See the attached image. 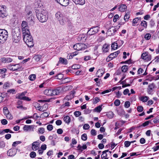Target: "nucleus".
Here are the masks:
<instances>
[{
	"label": "nucleus",
	"instance_id": "f257e3e1",
	"mask_svg": "<svg viewBox=\"0 0 159 159\" xmlns=\"http://www.w3.org/2000/svg\"><path fill=\"white\" fill-rule=\"evenodd\" d=\"M23 35L24 40L27 45L30 48L33 47L34 46L33 39L30 32L23 33Z\"/></svg>",
	"mask_w": 159,
	"mask_h": 159
},
{
	"label": "nucleus",
	"instance_id": "f03ea898",
	"mask_svg": "<svg viewBox=\"0 0 159 159\" xmlns=\"http://www.w3.org/2000/svg\"><path fill=\"white\" fill-rule=\"evenodd\" d=\"M37 17L39 20L42 23L46 22L48 18L47 11L43 10L39 11L37 14Z\"/></svg>",
	"mask_w": 159,
	"mask_h": 159
},
{
	"label": "nucleus",
	"instance_id": "7ed1b4c3",
	"mask_svg": "<svg viewBox=\"0 0 159 159\" xmlns=\"http://www.w3.org/2000/svg\"><path fill=\"white\" fill-rule=\"evenodd\" d=\"M8 33L5 29H0V44L4 43L8 37Z\"/></svg>",
	"mask_w": 159,
	"mask_h": 159
},
{
	"label": "nucleus",
	"instance_id": "20e7f679",
	"mask_svg": "<svg viewBox=\"0 0 159 159\" xmlns=\"http://www.w3.org/2000/svg\"><path fill=\"white\" fill-rule=\"evenodd\" d=\"M20 39V31L14 32L12 33V40L13 43H18Z\"/></svg>",
	"mask_w": 159,
	"mask_h": 159
},
{
	"label": "nucleus",
	"instance_id": "39448f33",
	"mask_svg": "<svg viewBox=\"0 0 159 159\" xmlns=\"http://www.w3.org/2000/svg\"><path fill=\"white\" fill-rule=\"evenodd\" d=\"M73 47L78 51L84 50L87 48V46L84 43H77L74 45Z\"/></svg>",
	"mask_w": 159,
	"mask_h": 159
},
{
	"label": "nucleus",
	"instance_id": "423d86ee",
	"mask_svg": "<svg viewBox=\"0 0 159 159\" xmlns=\"http://www.w3.org/2000/svg\"><path fill=\"white\" fill-rule=\"evenodd\" d=\"M99 29L98 26L94 27L91 28L87 32V35H94L98 32Z\"/></svg>",
	"mask_w": 159,
	"mask_h": 159
},
{
	"label": "nucleus",
	"instance_id": "0eeeda50",
	"mask_svg": "<svg viewBox=\"0 0 159 159\" xmlns=\"http://www.w3.org/2000/svg\"><path fill=\"white\" fill-rule=\"evenodd\" d=\"M21 28L23 33L30 32L29 27L28 26L27 22L25 21H23L21 24Z\"/></svg>",
	"mask_w": 159,
	"mask_h": 159
},
{
	"label": "nucleus",
	"instance_id": "6e6552de",
	"mask_svg": "<svg viewBox=\"0 0 159 159\" xmlns=\"http://www.w3.org/2000/svg\"><path fill=\"white\" fill-rule=\"evenodd\" d=\"M7 68L10 70L15 71L18 70H22L23 68L20 66L19 64H15L14 65H9L7 66Z\"/></svg>",
	"mask_w": 159,
	"mask_h": 159
},
{
	"label": "nucleus",
	"instance_id": "1a4fd4ad",
	"mask_svg": "<svg viewBox=\"0 0 159 159\" xmlns=\"http://www.w3.org/2000/svg\"><path fill=\"white\" fill-rule=\"evenodd\" d=\"M7 16L6 8L4 5L0 6V17L3 18Z\"/></svg>",
	"mask_w": 159,
	"mask_h": 159
},
{
	"label": "nucleus",
	"instance_id": "9d476101",
	"mask_svg": "<svg viewBox=\"0 0 159 159\" xmlns=\"http://www.w3.org/2000/svg\"><path fill=\"white\" fill-rule=\"evenodd\" d=\"M116 28L115 26H111L107 30V34L108 36L114 35L116 31Z\"/></svg>",
	"mask_w": 159,
	"mask_h": 159
},
{
	"label": "nucleus",
	"instance_id": "9b49d317",
	"mask_svg": "<svg viewBox=\"0 0 159 159\" xmlns=\"http://www.w3.org/2000/svg\"><path fill=\"white\" fill-rule=\"evenodd\" d=\"M27 93L26 92H22L20 94H19L18 95V98L23 100L30 101V99L28 97L25 96V94Z\"/></svg>",
	"mask_w": 159,
	"mask_h": 159
},
{
	"label": "nucleus",
	"instance_id": "f8f14e48",
	"mask_svg": "<svg viewBox=\"0 0 159 159\" xmlns=\"http://www.w3.org/2000/svg\"><path fill=\"white\" fill-rule=\"evenodd\" d=\"M155 85L154 83H152L148 85V88L147 89V92L148 94H152L153 93V89L155 88Z\"/></svg>",
	"mask_w": 159,
	"mask_h": 159
},
{
	"label": "nucleus",
	"instance_id": "ddd939ff",
	"mask_svg": "<svg viewBox=\"0 0 159 159\" xmlns=\"http://www.w3.org/2000/svg\"><path fill=\"white\" fill-rule=\"evenodd\" d=\"M40 143L38 141H35L32 144V148L33 150L35 151L39 149Z\"/></svg>",
	"mask_w": 159,
	"mask_h": 159
},
{
	"label": "nucleus",
	"instance_id": "4468645a",
	"mask_svg": "<svg viewBox=\"0 0 159 159\" xmlns=\"http://www.w3.org/2000/svg\"><path fill=\"white\" fill-rule=\"evenodd\" d=\"M57 2L63 6H66L68 5L69 1V0H58Z\"/></svg>",
	"mask_w": 159,
	"mask_h": 159
},
{
	"label": "nucleus",
	"instance_id": "2eb2a0df",
	"mask_svg": "<svg viewBox=\"0 0 159 159\" xmlns=\"http://www.w3.org/2000/svg\"><path fill=\"white\" fill-rule=\"evenodd\" d=\"M141 58L147 61H150L151 60L150 56L148 55L146 52L143 53L142 54Z\"/></svg>",
	"mask_w": 159,
	"mask_h": 159
},
{
	"label": "nucleus",
	"instance_id": "dca6fc26",
	"mask_svg": "<svg viewBox=\"0 0 159 159\" xmlns=\"http://www.w3.org/2000/svg\"><path fill=\"white\" fill-rule=\"evenodd\" d=\"M1 61L4 63H8L11 62L13 59L10 57H4L2 58L1 59Z\"/></svg>",
	"mask_w": 159,
	"mask_h": 159
},
{
	"label": "nucleus",
	"instance_id": "f3484780",
	"mask_svg": "<svg viewBox=\"0 0 159 159\" xmlns=\"http://www.w3.org/2000/svg\"><path fill=\"white\" fill-rule=\"evenodd\" d=\"M61 90L60 88H58L57 89H52V96L58 94L61 92Z\"/></svg>",
	"mask_w": 159,
	"mask_h": 159
},
{
	"label": "nucleus",
	"instance_id": "a211bd4d",
	"mask_svg": "<svg viewBox=\"0 0 159 159\" xmlns=\"http://www.w3.org/2000/svg\"><path fill=\"white\" fill-rule=\"evenodd\" d=\"M7 155L10 156H13L16 153V150L15 149H10L7 152Z\"/></svg>",
	"mask_w": 159,
	"mask_h": 159
},
{
	"label": "nucleus",
	"instance_id": "6ab92c4d",
	"mask_svg": "<svg viewBox=\"0 0 159 159\" xmlns=\"http://www.w3.org/2000/svg\"><path fill=\"white\" fill-rule=\"evenodd\" d=\"M77 150L80 152L83 151V150L86 149L87 148L86 144H83L82 146L80 144H79L77 147Z\"/></svg>",
	"mask_w": 159,
	"mask_h": 159
},
{
	"label": "nucleus",
	"instance_id": "aec40b11",
	"mask_svg": "<svg viewBox=\"0 0 159 159\" xmlns=\"http://www.w3.org/2000/svg\"><path fill=\"white\" fill-rule=\"evenodd\" d=\"M120 52L119 50H118L115 52H113V53L110 54L109 56L108 57L111 58V59H112L115 58L116 57L118 54L120 53Z\"/></svg>",
	"mask_w": 159,
	"mask_h": 159
},
{
	"label": "nucleus",
	"instance_id": "412c9836",
	"mask_svg": "<svg viewBox=\"0 0 159 159\" xmlns=\"http://www.w3.org/2000/svg\"><path fill=\"white\" fill-rule=\"evenodd\" d=\"M22 102L21 101H18L17 104V108L19 109H22V110H25L26 108L23 107L22 105Z\"/></svg>",
	"mask_w": 159,
	"mask_h": 159
},
{
	"label": "nucleus",
	"instance_id": "4be33fe9",
	"mask_svg": "<svg viewBox=\"0 0 159 159\" xmlns=\"http://www.w3.org/2000/svg\"><path fill=\"white\" fill-rule=\"evenodd\" d=\"M76 4H79L81 5L84 4L85 3L84 0H72Z\"/></svg>",
	"mask_w": 159,
	"mask_h": 159
},
{
	"label": "nucleus",
	"instance_id": "5701e85b",
	"mask_svg": "<svg viewBox=\"0 0 159 159\" xmlns=\"http://www.w3.org/2000/svg\"><path fill=\"white\" fill-rule=\"evenodd\" d=\"M96 58L97 57H92L91 56H86L84 57V60L85 61H86L89 60H90L91 59L94 60L96 59Z\"/></svg>",
	"mask_w": 159,
	"mask_h": 159
},
{
	"label": "nucleus",
	"instance_id": "b1692460",
	"mask_svg": "<svg viewBox=\"0 0 159 159\" xmlns=\"http://www.w3.org/2000/svg\"><path fill=\"white\" fill-rule=\"evenodd\" d=\"M104 73V71L102 69H99L97 71L96 75L98 77H100L103 75Z\"/></svg>",
	"mask_w": 159,
	"mask_h": 159
},
{
	"label": "nucleus",
	"instance_id": "393cba45",
	"mask_svg": "<svg viewBox=\"0 0 159 159\" xmlns=\"http://www.w3.org/2000/svg\"><path fill=\"white\" fill-rule=\"evenodd\" d=\"M126 8L127 6L126 5L122 4L120 6V7L119 8V10L120 11L124 12L125 11Z\"/></svg>",
	"mask_w": 159,
	"mask_h": 159
},
{
	"label": "nucleus",
	"instance_id": "a878e982",
	"mask_svg": "<svg viewBox=\"0 0 159 159\" xmlns=\"http://www.w3.org/2000/svg\"><path fill=\"white\" fill-rule=\"evenodd\" d=\"M44 93L45 95L48 96H52V89H46L44 91Z\"/></svg>",
	"mask_w": 159,
	"mask_h": 159
},
{
	"label": "nucleus",
	"instance_id": "bb28decb",
	"mask_svg": "<svg viewBox=\"0 0 159 159\" xmlns=\"http://www.w3.org/2000/svg\"><path fill=\"white\" fill-rule=\"evenodd\" d=\"M32 128V125H25L23 127V129L25 131H30Z\"/></svg>",
	"mask_w": 159,
	"mask_h": 159
},
{
	"label": "nucleus",
	"instance_id": "cd10ccee",
	"mask_svg": "<svg viewBox=\"0 0 159 159\" xmlns=\"http://www.w3.org/2000/svg\"><path fill=\"white\" fill-rule=\"evenodd\" d=\"M141 20V17H136L133 20V25L135 26V24L137 23Z\"/></svg>",
	"mask_w": 159,
	"mask_h": 159
},
{
	"label": "nucleus",
	"instance_id": "c85d7f7f",
	"mask_svg": "<svg viewBox=\"0 0 159 159\" xmlns=\"http://www.w3.org/2000/svg\"><path fill=\"white\" fill-rule=\"evenodd\" d=\"M61 20H59V23L60 24L62 25H64L65 24H66V20H65V19H66V16H63L62 17Z\"/></svg>",
	"mask_w": 159,
	"mask_h": 159
},
{
	"label": "nucleus",
	"instance_id": "c756f323",
	"mask_svg": "<svg viewBox=\"0 0 159 159\" xmlns=\"http://www.w3.org/2000/svg\"><path fill=\"white\" fill-rule=\"evenodd\" d=\"M62 15L61 14V12L60 11L57 12L55 14V16L56 19L59 20H60L61 17H62Z\"/></svg>",
	"mask_w": 159,
	"mask_h": 159
},
{
	"label": "nucleus",
	"instance_id": "7c9ffc66",
	"mask_svg": "<svg viewBox=\"0 0 159 159\" xmlns=\"http://www.w3.org/2000/svg\"><path fill=\"white\" fill-rule=\"evenodd\" d=\"M63 120L66 123L69 124L70 121V118L68 116H64L63 118Z\"/></svg>",
	"mask_w": 159,
	"mask_h": 159
},
{
	"label": "nucleus",
	"instance_id": "2f4dec72",
	"mask_svg": "<svg viewBox=\"0 0 159 159\" xmlns=\"http://www.w3.org/2000/svg\"><path fill=\"white\" fill-rule=\"evenodd\" d=\"M58 63H61L64 64H66L67 63V60L61 57L59 58Z\"/></svg>",
	"mask_w": 159,
	"mask_h": 159
},
{
	"label": "nucleus",
	"instance_id": "473e14b6",
	"mask_svg": "<svg viewBox=\"0 0 159 159\" xmlns=\"http://www.w3.org/2000/svg\"><path fill=\"white\" fill-rule=\"evenodd\" d=\"M48 108V105L47 104L44 105L43 107L39 106V110L40 111H44L45 110H46Z\"/></svg>",
	"mask_w": 159,
	"mask_h": 159
},
{
	"label": "nucleus",
	"instance_id": "72a5a7b5",
	"mask_svg": "<svg viewBox=\"0 0 159 159\" xmlns=\"http://www.w3.org/2000/svg\"><path fill=\"white\" fill-rule=\"evenodd\" d=\"M118 43L114 42L111 44V48L114 50L118 48Z\"/></svg>",
	"mask_w": 159,
	"mask_h": 159
},
{
	"label": "nucleus",
	"instance_id": "f704fd0d",
	"mask_svg": "<svg viewBox=\"0 0 159 159\" xmlns=\"http://www.w3.org/2000/svg\"><path fill=\"white\" fill-rule=\"evenodd\" d=\"M109 48V46L107 44H105L103 47V51L105 52H107Z\"/></svg>",
	"mask_w": 159,
	"mask_h": 159
},
{
	"label": "nucleus",
	"instance_id": "c9c22d12",
	"mask_svg": "<svg viewBox=\"0 0 159 159\" xmlns=\"http://www.w3.org/2000/svg\"><path fill=\"white\" fill-rule=\"evenodd\" d=\"M141 25L143 26L144 28H146L147 26V22L144 20H143L141 23Z\"/></svg>",
	"mask_w": 159,
	"mask_h": 159
},
{
	"label": "nucleus",
	"instance_id": "e433bc0d",
	"mask_svg": "<svg viewBox=\"0 0 159 159\" xmlns=\"http://www.w3.org/2000/svg\"><path fill=\"white\" fill-rule=\"evenodd\" d=\"M129 12H127L125 15L124 17V19L125 21H127L129 19Z\"/></svg>",
	"mask_w": 159,
	"mask_h": 159
},
{
	"label": "nucleus",
	"instance_id": "4c0bfd02",
	"mask_svg": "<svg viewBox=\"0 0 159 159\" xmlns=\"http://www.w3.org/2000/svg\"><path fill=\"white\" fill-rule=\"evenodd\" d=\"M128 70V66L126 65L123 66L121 67L122 71L124 72H126Z\"/></svg>",
	"mask_w": 159,
	"mask_h": 159
},
{
	"label": "nucleus",
	"instance_id": "58836bf2",
	"mask_svg": "<svg viewBox=\"0 0 159 159\" xmlns=\"http://www.w3.org/2000/svg\"><path fill=\"white\" fill-rule=\"evenodd\" d=\"M102 110V106L99 105L94 109L95 111L100 112Z\"/></svg>",
	"mask_w": 159,
	"mask_h": 159
},
{
	"label": "nucleus",
	"instance_id": "ea45409f",
	"mask_svg": "<svg viewBox=\"0 0 159 159\" xmlns=\"http://www.w3.org/2000/svg\"><path fill=\"white\" fill-rule=\"evenodd\" d=\"M3 112L4 114L6 116L9 113L7 108V107H5L3 108Z\"/></svg>",
	"mask_w": 159,
	"mask_h": 159
},
{
	"label": "nucleus",
	"instance_id": "a19ab883",
	"mask_svg": "<svg viewBox=\"0 0 159 159\" xmlns=\"http://www.w3.org/2000/svg\"><path fill=\"white\" fill-rule=\"evenodd\" d=\"M114 114L112 111L108 112L107 114V116L109 118L111 119L113 117Z\"/></svg>",
	"mask_w": 159,
	"mask_h": 159
},
{
	"label": "nucleus",
	"instance_id": "79ce46f5",
	"mask_svg": "<svg viewBox=\"0 0 159 159\" xmlns=\"http://www.w3.org/2000/svg\"><path fill=\"white\" fill-rule=\"evenodd\" d=\"M49 113L48 112H44L42 114L40 117V118L43 117H46L49 116Z\"/></svg>",
	"mask_w": 159,
	"mask_h": 159
},
{
	"label": "nucleus",
	"instance_id": "37998d69",
	"mask_svg": "<svg viewBox=\"0 0 159 159\" xmlns=\"http://www.w3.org/2000/svg\"><path fill=\"white\" fill-rule=\"evenodd\" d=\"M108 151V150H106L103 151L102 152V154L101 155V158H103L104 157H106L107 156V154L106 152Z\"/></svg>",
	"mask_w": 159,
	"mask_h": 159
},
{
	"label": "nucleus",
	"instance_id": "c03bdc74",
	"mask_svg": "<svg viewBox=\"0 0 159 159\" xmlns=\"http://www.w3.org/2000/svg\"><path fill=\"white\" fill-rule=\"evenodd\" d=\"M148 97L147 96L142 97L141 98V100L143 102H146L149 99Z\"/></svg>",
	"mask_w": 159,
	"mask_h": 159
},
{
	"label": "nucleus",
	"instance_id": "a18cd8bd",
	"mask_svg": "<svg viewBox=\"0 0 159 159\" xmlns=\"http://www.w3.org/2000/svg\"><path fill=\"white\" fill-rule=\"evenodd\" d=\"M36 78V75L34 74H32L29 76V79L31 81L34 80Z\"/></svg>",
	"mask_w": 159,
	"mask_h": 159
},
{
	"label": "nucleus",
	"instance_id": "49530a36",
	"mask_svg": "<svg viewBox=\"0 0 159 159\" xmlns=\"http://www.w3.org/2000/svg\"><path fill=\"white\" fill-rule=\"evenodd\" d=\"M45 131V129L43 128H40L38 129V133L40 134H43Z\"/></svg>",
	"mask_w": 159,
	"mask_h": 159
},
{
	"label": "nucleus",
	"instance_id": "de8ad7c7",
	"mask_svg": "<svg viewBox=\"0 0 159 159\" xmlns=\"http://www.w3.org/2000/svg\"><path fill=\"white\" fill-rule=\"evenodd\" d=\"M6 94L0 93V103L2 102L4 99V98L5 97Z\"/></svg>",
	"mask_w": 159,
	"mask_h": 159
},
{
	"label": "nucleus",
	"instance_id": "09e8293b",
	"mask_svg": "<svg viewBox=\"0 0 159 159\" xmlns=\"http://www.w3.org/2000/svg\"><path fill=\"white\" fill-rule=\"evenodd\" d=\"M151 37V35L149 33L146 34L144 36L145 39L147 40H149Z\"/></svg>",
	"mask_w": 159,
	"mask_h": 159
},
{
	"label": "nucleus",
	"instance_id": "8fccbe9b",
	"mask_svg": "<svg viewBox=\"0 0 159 159\" xmlns=\"http://www.w3.org/2000/svg\"><path fill=\"white\" fill-rule=\"evenodd\" d=\"M41 58V56L40 55H37L34 57V58L35 60L37 61H39Z\"/></svg>",
	"mask_w": 159,
	"mask_h": 159
},
{
	"label": "nucleus",
	"instance_id": "3c124183",
	"mask_svg": "<svg viewBox=\"0 0 159 159\" xmlns=\"http://www.w3.org/2000/svg\"><path fill=\"white\" fill-rule=\"evenodd\" d=\"M72 88V87L70 85L67 86L63 88V90L65 91H67L71 89Z\"/></svg>",
	"mask_w": 159,
	"mask_h": 159
},
{
	"label": "nucleus",
	"instance_id": "603ef678",
	"mask_svg": "<svg viewBox=\"0 0 159 159\" xmlns=\"http://www.w3.org/2000/svg\"><path fill=\"white\" fill-rule=\"evenodd\" d=\"M81 139L83 141H85L87 139V136L86 134H84L81 135Z\"/></svg>",
	"mask_w": 159,
	"mask_h": 159
},
{
	"label": "nucleus",
	"instance_id": "864d4df0",
	"mask_svg": "<svg viewBox=\"0 0 159 159\" xmlns=\"http://www.w3.org/2000/svg\"><path fill=\"white\" fill-rule=\"evenodd\" d=\"M120 104V101L118 99L116 100L114 102V104L115 106H118Z\"/></svg>",
	"mask_w": 159,
	"mask_h": 159
},
{
	"label": "nucleus",
	"instance_id": "5fc2aeb1",
	"mask_svg": "<svg viewBox=\"0 0 159 159\" xmlns=\"http://www.w3.org/2000/svg\"><path fill=\"white\" fill-rule=\"evenodd\" d=\"M20 143H21V142L20 141H16L13 143L12 146L13 147H15L17 145Z\"/></svg>",
	"mask_w": 159,
	"mask_h": 159
},
{
	"label": "nucleus",
	"instance_id": "6e6d98bb",
	"mask_svg": "<svg viewBox=\"0 0 159 159\" xmlns=\"http://www.w3.org/2000/svg\"><path fill=\"white\" fill-rule=\"evenodd\" d=\"M74 114L76 117H79L81 115V112L79 111H76L74 112Z\"/></svg>",
	"mask_w": 159,
	"mask_h": 159
},
{
	"label": "nucleus",
	"instance_id": "4d7b16f0",
	"mask_svg": "<svg viewBox=\"0 0 159 159\" xmlns=\"http://www.w3.org/2000/svg\"><path fill=\"white\" fill-rule=\"evenodd\" d=\"M130 106V103L129 101H126L125 102L124 104L125 107L128 108Z\"/></svg>",
	"mask_w": 159,
	"mask_h": 159
},
{
	"label": "nucleus",
	"instance_id": "13d9d810",
	"mask_svg": "<svg viewBox=\"0 0 159 159\" xmlns=\"http://www.w3.org/2000/svg\"><path fill=\"white\" fill-rule=\"evenodd\" d=\"M30 157L32 158L35 157L36 156V153L34 152H31L30 154Z\"/></svg>",
	"mask_w": 159,
	"mask_h": 159
},
{
	"label": "nucleus",
	"instance_id": "bf43d9fd",
	"mask_svg": "<svg viewBox=\"0 0 159 159\" xmlns=\"http://www.w3.org/2000/svg\"><path fill=\"white\" fill-rule=\"evenodd\" d=\"M6 117L7 119H9L10 120H11L13 118V117L12 115L10 112L7 114L6 116Z\"/></svg>",
	"mask_w": 159,
	"mask_h": 159
},
{
	"label": "nucleus",
	"instance_id": "052dcab7",
	"mask_svg": "<svg viewBox=\"0 0 159 159\" xmlns=\"http://www.w3.org/2000/svg\"><path fill=\"white\" fill-rule=\"evenodd\" d=\"M89 127L90 126L88 124H85L83 126V129L85 130L88 129Z\"/></svg>",
	"mask_w": 159,
	"mask_h": 159
},
{
	"label": "nucleus",
	"instance_id": "680f3d73",
	"mask_svg": "<svg viewBox=\"0 0 159 159\" xmlns=\"http://www.w3.org/2000/svg\"><path fill=\"white\" fill-rule=\"evenodd\" d=\"M100 100V99L98 97H96L93 99V103L94 104L97 103Z\"/></svg>",
	"mask_w": 159,
	"mask_h": 159
},
{
	"label": "nucleus",
	"instance_id": "e2e57ef3",
	"mask_svg": "<svg viewBox=\"0 0 159 159\" xmlns=\"http://www.w3.org/2000/svg\"><path fill=\"white\" fill-rule=\"evenodd\" d=\"M53 128V126L52 125H48L47 126V129L49 131L52 130Z\"/></svg>",
	"mask_w": 159,
	"mask_h": 159
},
{
	"label": "nucleus",
	"instance_id": "0e129e2a",
	"mask_svg": "<svg viewBox=\"0 0 159 159\" xmlns=\"http://www.w3.org/2000/svg\"><path fill=\"white\" fill-rule=\"evenodd\" d=\"M131 142L129 141H126L125 142L124 144L126 147H129L130 145Z\"/></svg>",
	"mask_w": 159,
	"mask_h": 159
},
{
	"label": "nucleus",
	"instance_id": "69168bd1",
	"mask_svg": "<svg viewBox=\"0 0 159 159\" xmlns=\"http://www.w3.org/2000/svg\"><path fill=\"white\" fill-rule=\"evenodd\" d=\"M115 93L116 95V97L118 98H120L122 95V94L119 91L117 92H115Z\"/></svg>",
	"mask_w": 159,
	"mask_h": 159
},
{
	"label": "nucleus",
	"instance_id": "338daca9",
	"mask_svg": "<svg viewBox=\"0 0 159 159\" xmlns=\"http://www.w3.org/2000/svg\"><path fill=\"white\" fill-rule=\"evenodd\" d=\"M137 111L139 112H141L143 110V107L141 106H139L137 107Z\"/></svg>",
	"mask_w": 159,
	"mask_h": 159
},
{
	"label": "nucleus",
	"instance_id": "774afa93",
	"mask_svg": "<svg viewBox=\"0 0 159 159\" xmlns=\"http://www.w3.org/2000/svg\"><path fill=\"white\" fill-rule=\"evenodd\" d=\"M91 135L95 136L97 134L96 131L94 129H92L91 131Z\"/></svg>",
	"mask_w": 159,
	"mask_h": 159
}]
</instances>
